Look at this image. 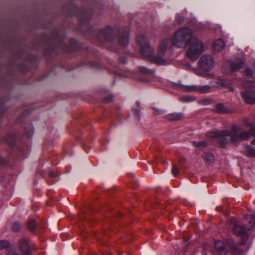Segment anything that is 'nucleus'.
I'll return each mask as SVG.
<instances>
[{
  "instance_id": "1",
  "label": "nucleus",
  "mask_w": 255,
  "mask_h": 255,
  "mask_svg": "<svg viewBox=\"0 0 255 255\" xmlns=\"http://www.w3.org/2000/svg\"><path fill=\"white\" fill-rule=\"evenodd\" d=\"M173 45L180 48H185L187 56L195 60L203 52L204 44L199 39L193 36L192 30L188 27H182L174 32L172 40Z\"/></svg>"
},
{
  "instance_id": "2",
  "label": "nucleus",
  "mask_w": 255,
  "mask_h": 255,
  "mask_svg": "<svg viewBox=\"0 0 255 255\" xmlns=\"http://www.w3.org/2000/svg\"><path fill=\"white\" fill-rule=\"evenodd\" d=\"M169 40L163 39L159 45L157 55H154V49L150 45L149 41L143 35H139L137 38V42L140 47L141 55L147 60L157 65H163L166 60L162 56L166 51Z\"/></svg>"
},
{
  "instance_id": "3",
  "label": "nucleus",
  "mask_w": 255,
  "mask_h": 255,
  "mask_svg": "<svg viewBox=\"0 0 255 255\" xmlns=\"http://www.w3.org/2000/svg\"><path fill=\"white\" fill-rule=\"evenodd\" d=\"M245 219L249 223V226L246 227V229L245 227L238 225H235L233 228L234 233L243 239L242 244H244L248 238L246 230H251L255 225V217L253 215H248L246 216Z\"/></svg>"
},
{
  "instance_id": "4",
  "label": "nucleus",
  "mask_w": 255,
  "mask_h": 255,
  "mask_svg": "<svg viewBox=\"0 0 255 255\" xmlns=\"http://www.w3.org/2000/svg\"><path fill=\"white\" fill-rule=\"evenodd\" d=\"M174 87L176 89L183 92H192L197 91L203 94L209 93L210 90V86L209 85L188 86L183 85L180 83H175L174 85Z\"/></svg>"
},
{
  "instance_id": "5",
  "label": "nucleus",
  "mask_w": 255,
  "mask_h": 255,
  "mask_svg": "<svg viewBox=\"0 0 255 255\" xmlns=\"http://www.w3.org/2000/svg\"><path fill=\"white\" fill-rule=\"evenodd\" d=\"M254 128H255V127L251 128L249 131H240L241 129L240 128L236 126H232L231 128V131H232L231 142H235L237 141L248 139L250 135H255L253 134V129Z\"/></svg>"
},
{
  "instance_id": "6",
  "label": "nucleus",
  "mask_w": 255,
  "mask_h": 255,
  "mask_svg": "<svg viewBox=\"0 0 255 255\" xmlns=\"http://www.w3.org/2000/svg\"><path fill=\"white\" fill-rule=\"evenodd\" d=\"M215 246L222 255H227V253H230L231 251H237V247L233 240H229L226 244L217 241L215 242Z\"/></svg>"
},
{
  "instance_id": "7",
  "label": "nucleus",
  "mask_w": 255,
  "mask_h": 255,
  "mask_svg": "<svg viewBox=\"0 0 255 255\" xmlns=\"http://www.w3.org/2000/svg\"><path fill=\"white\" fill-rule=\"evenodd\" d=\"M17 245L23 255H32L31 252L36 249L35 245L28 239L23 238L19 240Z\"/></svg>"
},
{
  "instance_id": "8",
  "label": "nucleus",
  "mask_w": 255,
  "mask_h": 255,
  "mask_svg": "<svg viewBox=\"0 0 255 255\" xmlns=\"http://www.w3.org/2000/svg\"><path fill=\"white\" fill-rule=\"evenodd\" d=\"M244 59L241 57L237 61H227L223 66V70L226 73H232L235 71H238L241 69L244 65Z\"/></svg>"
},
{
  "instance_id": "9",
  "label": "nucleus",
  "mask_w": 255,
  "mask_h": 255,
  "mask_svg": "<svg viewBox=\"0 0 255 255\" xmlns=\"http://www.w3.org/2000/svg\"><path fill=\"white\" fill-rule=\"evenodd\" d=\"M214 60L211 55H203L199 61V67L205 71H210L214 68Z\"/></svg>"
},
{
  "instance_id": "10",
  "label": "nucleus",
  "mask_w": 255,
  "mask_h": 255,
  "mask_svg": "<svg viewBox=\"0 0 255 255\" xmlns=\"http://www.w3.org/2000/svg\"><path fill=\"white\" fill-rule=\"evenodd\" d=\"M118 33L117 31L114 30L111 27L108 26L105 29H101L98 36L99 40L104 42L105 41H111L114 39V35Z\"/></svg>"
},
{
  "instance_id": "11",
  "label": "nucleus",
  "mask_w": 255,
  "mask_h": 255,
  "mask_svg": "<svg viewBox=\"0 0 255 255\" xmlns=\"http://www.w3.org/2000/svg\"><path fill=\"white\" fill-rule=\"evenodd\" d=\"M232 134V131L231 132L226 130L220 131L217 141L222 147H224L229 143L230 139L231 141Z\"/></svg>"
},
{
  "instance_id": "12",
  "label": "nucleus",
  "mask_w": 255,
  "mask_h": 255,
  "mask_svg": "<svg viewBox=\"0 0 255 255\" xmlns=\"http://www.w3.org/2000/svg\"><path fill=\"white\" fill-rule=\"evenodd\" d=\"M241 94L246 103L249 104L255 103V97L249 92L243 91Z\"/></svg>"
},
{
  "instance_id": "13",
  "label": "nucleus",
  "mask_w": 255,
  "mask_h": 255,
  "mask_svg": "<svg viewBox=\"0 0 255 255\" xmlns=\"http://www.w3.org/2000/svg\"><path fill=\"white\" fill-rule=\"evenodd\" d=\"M184 117L183 113H173L166 115L165 118L169 121H176L180 120Z\"/></svg>"
},
{
  "instance_id": "14",
  "label": "nucleus",
  "mask_w": 255,
  "mask_h": 255,
  "mask_svg": "<svg viewBox=\"0 0 255 255\" xmlns=\"http://www.w3.org/2000/svg\"><path fill=\"white\" fill-rule=\"evenodd\" d=\"M120 42L123 46H127L128 43V30L127 28L124 31L122 37L120 39Z\"/></svg>"
},
{
  "instance_id": "15",
  "label": "nucleus",
  "mask_w": 255,
  "mask_h": 255,
  "mask_svg": "<svg viewBox=\"0 0 255 255\" xmlns=\"http://www.w3.org/2000/svg\"><path fill=\"white\" fill-rule=\"evenodd\" d=\"M224 46L225 43L222 39H218L214 42V48L216 51H222L224 48Z\"/></svg>"
},
{
  "instance_id": "16",
  "label": "nucleus",
  "mask_w": 255,
  "mask_h": 255,
  "mask_svg": "<svg viewBox=\"0 0 255 255\" xmlns=\"http://www.w3.org/2000/svg\"><path fill=\"white\" fill-rule=\"evenodd\" d=\"M193 145L196 148L202 149L206 147L208 145V143L206 141L202 140L200 141H193L192 142Z\"/></svg>"
},
{
  "instance_id": "17",
  "label": "nucleus",
  "mask_w": 255,
  "mask_h": 255,
  "mask_svg": "<svg viewBox=\"0 0 255 255\" xmlns=\"http://www.w3.org/2000/svg\"><path fill=\"white\" fill-rule=\"evenodd\" d=\"M245 153L247 156L255 157V149L253 147L247 145L245 147Z\"/></svg>"
},
{
  "instance_id": "18",
  "label": "nucleus",
  "mask_w": 255,
  "mask_h": 255,
  "mask_svg": "<svg viewBox=\"0 0 255 255\" xmlns=\"http://www.w3.org/2000/svg\"><path fill=\"white\" fill-rule=\"evenodd\" d=\"M217 112L220 114H225L227 113V110L226 109L223 104L219 103L216 105Z\"/></svg>"
},
{
  "instance_id": "19",
  "label": "nucleus",
  "mask_w": 255,
  "mask_h": 255,
  "mask_svg": "<svg viewBox=\"0 0 255 255\" xmlns=\"http://www.w3.org/2000/svg\"><path fill=\"white\" fill-rule=\"evenodd\" d=\"M27 227L29 231L32 232L36 227V223L34 220L30 219L27 223Z\"/></svg>"
},
{
  "instance_id": "20",
  "label": "nucleus",
  "mask_w": 255,
  "mask_h": 255,
  "mask_svg": "<svg viewBox=\"0 0 255 255\" xmlns=\"http://www.w3.org/2000/svg\"><path fill=\"white\" fill-rule=\"evenodd\" d=\"M140 72L144 74H152L154 72V70L147 68L144 66H140L138 68Z\"/></svg>"
},
{
  "instance_id": "21",
  "label": "nucleus",
  "mask_w": 255,
  "mask_h": 255,
  "mask_svg": "<svg viewBox=\"0 0 255 255\" xmlns=\"http://www.w3.org/2000/svg\"><path fill=\"white\" fill-rule=\"evenodd\" d=\"M220 131L218 130L210 131L206 133V136L210 138L215 137L217 139L219 136V134H220Z\"/></svg>"
},
{
  "instance_id": "22",
  "label": "nucleus",
  "mask_w": 255,
  "mask_h": 255,
  "mask_svg": "<svg viewBox=\"0 0 255 255\" xmlns=\"http://www.w3.org/2000/svg\"><path fill=\"white\" fill-rule=\"evenodd\" d=\"M5 141L11 147L14 146L15 142V137L12 135H8L6 138H5Z\"/></svg>"
},
{
  "instance_id": "23",
  "label": "nucleus",
  "mask_w": 255,
  "mask_h": 255,
  "mask_svg": "<svg viewBox=\"0 0 255 255\" xmlns=\"http://www.w3.org/2000/svg\"><path fill=\"white\" fill-rule=\"evenodd\" d=\"M9 246V242L7 240H1L0 241V250L7 248Z\"/></svg>"
},
{
  "instance_id": "24",
  "label": "nucleus",
  "mask_w": 255,
  "mask_h": 255,
  "mask_svg": "<svg viewBox=\"0 0 255 255\" xmlns=\"http://www.w3.org/2000/svg\"><path fill=\"white\" fill-rule=\"evenodd\" d=\"M21 228V225L18 222H14L12 224L11 226V230L14 232H18Z\"/></svg>"
},
{
  "instance_id": "25",
  "label": "nucleus",
  "mask_w": 255,
  "mask_h": 255,
  "mask_svg": "<svg viewBox=\"0 0 255 255\" xmlns=\"http://www.w3.org/2000/svg\"><path fill=\"white\" fill-rule=\"evenodd\" d=\"M179 172V169L175 165H173L172 168V173L174 175H177Z\"/></svg>"
},
{
  "instance_id": "26",
  "label": "nucleus",
  "mask_w": 255,
  "mask_h": 255,
  "mask_svg": "<svg viewBox=\"0 0 255 255\" xmlns=\"http://www.w3.org/2000/svg\"><path fill=\"white\" fill-rule=\"evenodd\" d=\"M217 83L221 86H225L227 85V82L221 78H218Z\"/></svg>"
},
{
  "instance_id": "27",
  "label": "nucleus",
  "mask_w": 255,
  "mask_h": 255,
  "mask_svg": "<svg viewBox=\"0 0 255 255\" xmlns=\"http://www.w3.org/2000/svg\"><path fill=\"white\" fill-rule=\"evenodd\" d=\"M244 72L247 75H252L254 74L253 71L249 68H246L244 70Z\"/></svg>"
},
{
  "instance_id": "28",
  "label": "nucleus",
  "mask_w": 255,
  "mask_h": 255,
  "mask_svg": "<svg viewBox=\"0 0 255 255\" xmlns=\"http://www.w3.org/2000/svg\"><path fill=\"white\" fill-rule=\"evenodd\" d=\"M133 112H134V114L136 116L137 120H139L140 118V111L137 110V109H133Z\"/></svg>"
},
{
  "instance_id": "29",
  "label": "nucleus",
  "mask_w": 255,
  "mask_h": 255,
  "mask_svg": "<svg viewBox=\"0 0 255 255\" xmlns=\"http://www.w3.org/2000/svg\"><path fill=\"white\" fill-rule=\"evenodd\" d=\"M153 110H154V114L156 115H161L164 113L163 110L158 109L156 108H154Z\"/></svg>"
},
{
  "instance_id": "30",
  "label": "nucleus",
  "mask_w": 255,
  "mask_h": 255,
  "mask_svg": "<svg viewBox=\"0 0 255 255\" xmlns=\"http://www.w3.org/2000/svg\"><path fill=\"white\" fill-rule=\"evenodd\" d=\"M182 99L184 102H190L194 100V98L190 96L183 97Z\"/></svg>"
},
{
  "instance_id": "31",
  "label": "nucleus",
  "mask_w": 255,
  "mask_h": 255,
  "mask_svg": "<svg viewBox=\"0 0 255 255\" xmlns=\"http://www.w3.org/2000/svg\"><path fill=\"white\" fill-rule=\"evenodd\" d=\"M113 100V98L112 96H107L106 97V98H105L103 100V102L104 103H108L111 101H112Z\"/></svg>"
},
{
  "instance_id": "32",
  "label": "nucleus",
  "mask_w": 255,
  "mask_h": 255,
  "mask_svg": "<svg viewBox=\"0 0 255 255\" xmlns=\"http://www.w3.org/2000/svg\"><path fill=\"white\" fill-rule=\"evenodd\" d=\"M27 135L29 137H30L32 135L33 133V131L32 129H31L30 130L29 132H27Z\"/></svg>"
},
{
  "instance_id": "33",
  "label": "nucleus",
  "mask_w": 255,
  "mask_h": 255,
  "mask_svg": "<svg viewBox=\"0 0 255 255\" xmlns=\"http://www.w3.org/2000/svg\"><path fill=\"white\" fill-rule=\"evenodd\" d=\"M49 175L51 177H55L56 176V174H55V173L53 171H51V172H49Z\"/></svg>"
},
{
  "instance_id": "34",
  "label": "nucleus",
  "mask_w": 255,
  "mask_h": 255,
  "mask_svg": "<svg viewBox=\"0 0 255 255\" xmlns=\"http://www.w3.org/2000/svg\"><path fill=\"white\" fill-rule=\"evenodd\" d=\"M208 157H211V158H212L213 156L211 154V155H209V154H206V155H205L204 158L206 159H209Z\"/></svg>"
},
{
  "instance_id": "35",
  "label": "nucleus",
  "mask_w": 255,
  "mask_h": 255,
  "mask_svg": "<svg viewBox=\"0 0 255 255\" xmlns=\"http://www.w3.org/2000/svg\"><path fill=\"white\" fill-rule=\"evenodd\" d=\"M252 144H253V145H255V139H254L252 141Z\"/></svg>"
},
{
  "instance_id": "36",
  "label": "nucleus",
  "mask_w": 255,
  "mask_h": 255,
  "mask_svg": "<svg viewBox=\"0 0 255 255\" xmlns=\"http://www.w3.org/2000/svg\"><path fill=\"white\" fill-rule=\"evenodd\" d=\"M253 134H255V128L253 129Z\"/></svg>"
},
{
  "instance_id": "37",
  "label": "nucleus",
  "mask_w": 255,
  "mask_h": 255,
  "mask_svg": "<svg viewBox=\"0 0 255 255\" xmlns=\"http://www.w3.org/2000/svg\"><path fill=\"white\" fill-rule=\"evenodd\" d=\"M136 104H137V106L138 107L139 105V102L138 101H136Z\"/></svg>"
},
{
  "instance_id": "38",
  "label": "nucleus",
  "mask_w": 255,
  "mask_h": 255,
  "mask_svg": "<svg viewBox=\"0 0 255 255\" xmlns=\"http://www.w3.org/2000/svg\"><path fill=\"white\" fill-rule=\"evenodd\" d=\"M0 162H1V157H0Z\"/></svg>"
}]
</instances>
